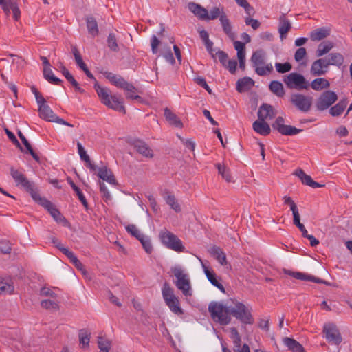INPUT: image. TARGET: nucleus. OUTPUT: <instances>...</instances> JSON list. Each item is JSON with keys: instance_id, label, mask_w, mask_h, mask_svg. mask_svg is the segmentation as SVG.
I'll use <instances>...</instances> for the list:
<instances>
[{"instance_id": "f257e3e1", "label": "nucleus", "mask_w": 352, "mask_h": 352, "mask_svg": "<svg viewBox=\"0 0 352 352\" xmlns=\"http://www.w3.org/2000/svg\"><path fill=\"white\" fill-rule=\"evenodd\" d=\"M94 89L103 104L113 110L125 113V107L122 101L116 96L111 95V91L108 88L101 87L98 82H96Z\"/></svg>"}, {"instance_id": "f03ea898", "label": "nucleus", "mask_w": 352, "mask_h": 352, "mask_svg": "<svg viewBox=\"0 0 352 352\" xmlns=\"http://www.w3.org/2000/svg\"><path fill=\"white\" fill-rule=\"evenodd\" d=\"M228 302L230 316H234L243 324H252L254 323V320L251 313V307L236 300L230 299Z\"/></svg>"}, {"instance_id": "7ed1b4c3", "label": "nucleus", "mask_w": 352, "mask_h": 352, "mask_svg": "<svg viewBox=\"0 0 352 352\" xmlns=\"http://www.w3.org/2000/svg\"><path fill=\"white\" fill-rule=\"evenodd\" d=\"M208 311L212 319L221 325H227L231 322L229 302L223 304L221 302L212 301L208 305Z\"/></svg>"}, {"instance_id": "20e7f679", "label": "nucleus", "mask_w": 352, "mask_h": 352, "mask_svg": "<svg viewBox=\"0 0 352 352\" xmlns=\"http://www.w3.org/2000/svg\"><path fill=\"white\" fill-rule=\"evenodd\" d=\"M10 175L17 186H21L29 192L34 199L39 194L33 182L29 181L22 171L14 168H10Z\"/></svg>"}, {"instance_id": "39448f33", "label": "nucleus", "mask_w": 352, "mask_h": 352, "mask_svg": "<svg viewBox=\"0 0 352 352\" xmlns=\"http://www.w3.org/2000/svg\"><path fill=\"white\" fill-rule=\"evenodd\" d=\"M289 101L294 107L302 112H308L312 106L313 98L299 93L292 94Z\"/></svg>"}, {"instance_id": "423d86ee", "label": "nucleus", "mask_w": 352, "mask_h": 352, "mask_svg": "<svg viewBox=\"0 0 352 352\" xmlns=\"http://www.w3.org/2000/svg\"><path fill=\"white\" fill-rule=\"evenodd\" d=\"M160 239L168 248L176 252H183L185 249L182 241L175 234L168 231L161 232Z\"/></svg>"}, {"instance_id": "0eeeda50", "label": "nucleus", "mask_w": 352, "mask_h": 352, "mask_svg": "<svg viewBox=\"0 0 352 352\" xmlns=\"http://www.w3.org/2000/svg\"><path fill=\"white\" fill-rule=\"evenodd\" d=\"M284 82L289 89H307L309 87V84L305 77L295 72L287 75L285 78Z\"/></svg>"}, {"instance_id": "6e6552de", "label": "nucleus", "mask_w": 352, "mask_h": 352, "mask_svg": "<svg viewBox=\"0 0 352 352\" xmlns=\"http://www.w3.org/2000/svg\"><path fill=\"white\" fill-rule=\"evenodd\" d=\"M338 99L337 94L333 91H324L318 98L316 106L319 111H324L330 107Z\"/></svg>"}, {"instance_id": "1a4fd4ad", "label": "nucleus", "mask_w": 352, "mask_h": 352, "mask_svg": "<svg viewBox=\"0 0 352 352\" xmlns=\"http://www.w3.org/2000/svg\"><path fill=\"white\" fill-rule=\"evenodd\" d=\"M323 333L329 342L338 345L342 341L341 334L336 325L333 323L325 324L323 327Z\"/></svg>"}, {"instance_id": "9d476101", "label": "nucleus", "mask_w": 352, "mask_h": 352, "mask_svg": "<svg viewBox=\"0 0 352 352\" xmlns=\"http://www.w3.org/2000/svg\"><path fill=\"white\" fill-rule=\"evenodd\" d=\"M283 118L278 117L272 124L273 129L277 130L280 134L284 135H294L300 133L302 130L297 129L291 125H285Z\"/></svg>"}, {"instance_id": "9b49d317", "label": "nucleus", "mask_w": 352, "mask_h": 352, "mask_svg": "<svg viewBox=\"0 0 352 352\" xmlns=\"http://www.w3.org/2000/svg\"><path fill=\"white\" fill-rule=\"evenodd\" d=\"M102 74L111 82V84L119 88L129 91H131V89H134V86L132 84L126 81L124 78L120 75L107 71L102 72Z\"/></svg>"}, {"instance_id": "f8f14e48", "label": "nucleus", "mask_w": 352, "mask_h": 352, "mask_svg": "<svg viewBox=\"0 0 352 352\" xmlns=\"http://www.w3.org/2000/svg\"><path fill=\"white\" fill-rule=\"evenodd\" d=\"M34 200L38 204L41 205L45 208H46L56 221H62L63 217L61 215L60 212L56 208H54L53 204L50 201L44 198H42L39 194L37 195V197L34 199Z\"/></svg>"}, {"instance_id": "ddd939ff", "label": "nucleus", "mask_w": 352, "mask_h": 352, "mask_svg": "<svg viewBox=\"0 0 352 352\" xmlns=\"http://www.w3.org/2000/svg\"><path fill=\"white\" fill-rule=\"evenodd\" d=\"M201 263V266L203 270L208 278V280L214 286L217 287L221 292L225 293V288L223 285L217 280L215 272L210 270L199 259Z\"/></svg>"}, {"instance_id": "4468645a", "label": "nucleus", "mask_w": 352, "mask_h": 352, "mask_svg": "<svg viewBox=\"0 0 352 352\" xmlns=\"http://www.w3.org/2000/svg\"><path fill=\"white\" fill-rule=\"evenodd\" d=\"M135 150L145 157H153V153L148 144L142 140H136L133 142Z\"/></svg>"}, {"instance_id": "2eb2a0df", "label": "nucleus", "mask_w": 352, "mask_h": 352, "mask_svg": "<svg viewBox=\"0 0 352 352\" xmlns=\"http://www.w3.org/2000/svg\"><path fill=\"white\" fill-rule=\"evenodd\" d=\"M276 116L274 107L268 104H263L258 111V118L261 120H271Z\"/></svg>"}, {"instance_id": "dca6fc26", "label": "nucleus", "mask_w": 352, "mask_h": 352, "mask_svg": "<svg viewBox=\"0 0 352 352\" xmlns=\"http://www.w3.org/2000/svg\"><path fill=\"white\" fill-rule=\"evenodd\" d=\"M38 113L40 118L47 122H57L59 118L47 104L39 107Z\"/></svg>"}, {"instance_id": "f3484780", "label": "nucleus", "mask_w": 352, "mask_h": 352, "mask_svg": "<svg viewBox=\"0 0 352 352\" xmlns=\"http://www.w3.org/2000/svg\"><path fill=\"white\" fill-rule=\"evenodd\" d=\"M188 10L201 20H206L208 17V10L201 5L190 2L188 3Z\"/></svg>"}, {"instance_id": "a211bd4d", "label": "nucleus", "mask_w": 352, "mask_h": 352, "mask_svg": "<svg viewBox=\"0 0 352 352\" xmlns=\"http://www.w3.org/2000/svg\"><path fill=\"white\" fill-rule=\"evenodd\" d=\"M330 34V28L322 27L316 28L311 31L309 33V37L311 40L313 41H319L329 36Z\"/></svg>"}, {"instance_id": "6ab92c4d", "label": "nucleus", "mask_w": 352, "mask_h": 352, "mask_svg": "<svg viewBox=\"0 0 352 352\" xmlns=\"http://www.w3.org/2000/svg\"><path fill=\"white\" fill-rule=\"evenodd\" d=\"M301 180L302 183L314 188L322 187V185L314 182L311 176L307 175L302 169L299 168L294 173Z\"/></svg>"}, {"instance_id": "aec40b11", "label": "nucleus", "mask_w": 352, "mask_h": 352, "mask_svg": "<svg viewBox=\"0 0 352 352\" xmlns=\"http://www.w3.org/2000/svg\"><path fill=\"white\" fill-rule=\"evenodd\" d=\"M292 25L290 21L283 14L279 18L278 32L280 38L283 41L287 37V32L290 30Z\"/></svg>"}, {"instance_id": "412c9836", "label": "nucleus", "mask_w": 352, "mask_h": 352, "mask_svg": "<svg viewBox=\"0 0 352 352\" xmlns=\"http://www.w3.org/2000/svg\"><path fill=\"white\" fill-rule=\"evenodd\" d=\"M254 85V81L250 77H243L236 82V89L239 93L248 91Z\"/></svg>"}, {"instance_id": "4be33fe9", "label": "nucleus", "mask_w": 352, "mask_h": 352, "mask_svg": "<svg viewBox=\"0 0 352 352\" xmlns=\"http://www.w3.org/2000/svg\"><path fill=\"white\" fill-rule=\"evenodd\" d=\"M252 128L255 132L263 136L269 135L271 131L270 125L265 120L259 119L252 124Z\"/></svg>"}, {"instance_id": "5701e85b", "label": "nucleus", "mask_w": 352, "mask_h": 352, "mask_svg": "<svg viewBox=\"0 0 352 352\" xmlns=\"http://www.w3.org/2000/svg\"><path fill=\"white\" fill-rule=\"evenodd\" d=\"M175 285L177 287L182 291L184 296H191V287L189 276H186L183 279L175 281Z\"/></svg>"}, {"instance_id": "b1692460", "label": "nucleus", "mask_w": 352, "mask_h": 352, "mask_svg": "<svg viewBox=\"0 0 352 352\" xmlns=\"http://www.w3.org/2000/svg\"><path fill=\"white\" fill-rule=\"evenodd\" d=\"M164 115L166 120L170 125L177 128H182L183 124L180 119L168 108L166 107L164 109Z\"/></svg>"}, {"instance_id": "393cba45", "label": "nucleus", "mask_w": 352, "mask_h": 352, "mask_svg": "<svg viewBox=\"0 0 352 352\" xmlns=\"http://www.w3.org/2000/svg\"><path fill=\"white\" fill-rule=\"evenodd\" d=\"M292 275L296 278V279H298V280H308V281H311V282H314V283H322V284H324V285H329V283L328 282H327L326 280H324L320 278H317V277H315L314 276H311V275H309V274H305V273H302V272H292Z\"/></svg>"}, {"instance_id": "a878e982", "label": "nucleus", "mask_w": 352, "mask_h": 352, "mask_svg": "<svg viewBox=\"0 0 352 352\" xmlns=\"http://www.w3.org/2000/svg\"><path fill=\"white\" fill-rule=\"evenodd\" d=\"M98 176L104 181L111 184H116V180L112 174V172L107 167L104 166L98 169Z\"/></svg>"}, {"instance_id": "bb28decb", "label": "nucleus", "mask_w": 352, "mask_h": 352, "mask_svg": "<svg viewBox=\"0 0 352 352\" xmlns=\"http://www.w3.org/2000/svg\"><path fill=\"white\" fill-rule=\"evenodd\" d=\"M220 23L222 26L223 32L228 36V38L232 41L235 40L236 34L232 31V27L229 19L228 18V16H223V17L220 19Z\"/></svg>"}, {"instance_id": "cd10ccee", "label": "nucleus", "mask_w": 352, "mask_h": 352, "mask_svg": "<svg viewBox=\"0 0 352 352\" xmlns=\"http://www.w3.org/2000/svg\"><path fill=\"white\" fill-rule=\"evenodd\" d=\"M283 342L292 352H306L303 346L293 338H285Z\"/></svg>"}, {"instance_id": "c85d7f7f", "label": "nucleus", "mask_w": 352, "mask_h": 352, "mask_svg": "<svg viewBox=\"0 0 352 352\" xmlns=\"http://www.w3.org/2000/svg\"><path fill=\"white\" fill-rule=\"evenodd\" d=\"M226 15L223 6L214 7L210 10V12H208L206 21L214 20L217 18L220 19L223 16H226Z\"/></svg>"}, {"instance_id": "c756f323", "label": "nucleus", "mask_w": 352, "mask_h": 352, "mask_svg": "<svg viewBox=\"0 0 352 352\" xmlns=\"http://www.w3.org/2000/svg\"><path fill=\"white\" fill-rule=\"evenodd\" d=\"M315 91H320L323 89H327L330 87L329 82L324 78H318L314 79L309 85Z\"/></svg>"}, {"instance_id": "7c9ffc66", "label": "nucleus", "mask_w": 352, "mask_h": 352, "mask_svg": "<svg viewBox=\"0 0 352 352\" xmlns=\"http://www.w3.org/2000/svg\"><path fill=\"white\" fill-rule=\"evenodd\" d=\"M264 60L265 52L261 50L254 52L251 57V62L254 67L264 65Z\"/></svg>"}, {"instance_id": "2f4dec72", "label": "nucleus", "mask_w": 352, "mask_h": 352, "mask_svg": "<svg viewBox=\"0 0 352 352\" xmlns=\"http://www.w3.org/2000/svg\"><path fill=\"white\" fill-rule=\"evenodd\" d=\"M43 77L49 82L55 85H60L62 80L54 75L50 67H44Z\"/></svg>"}, {"instance_id": "473e14b6", "label": "nucleus", "mask_w": 352, "mask_h": 352, "mask_svg": "<svg viewBox=\"0 0 352 352\" xmlns=\"http://www.w3.org/2000/svg\"><path fill=\"white\" fill-rule=\"evenodd\" d=\"M91 333L86 329H80L78 333L79 345L81 348H88L89 346Z\"/></svg>"}, {"instance_id": "72a5a7b5", "label": "nucleus", "mask_w": 352, "mask_h": 352, "mask_svg": "<svg viewBox=\"0 0 352 352\" xmlns=\"http://www.w3.org/2000/svg\"><path fill=\"white\" fill-rule=\"evenodd\" d=\"M211 254L218 261L221 265L227 264L226 254L218 247H213L210 251Z\"/></svg>"}, {"instance_id": "f704fd0d", "label": "nucleus", "mask_w": 352, "mask_h": 352, "mask_svg": "<svg viewBox=\"0 0 352 352\" xmlns=\"http://www.w3.org/2000/svg\"><path fill=\"white\" fill-rule=\"evenodd\" d=\"M333 47V43L330 41H326L319 44L316 50V56L320 57L327 54Z\"/></svg>"}, {"instance_id": "c9c22d12", "label": "nucleus", "mask_w": 352, "mask_h": 352, "mask_svg": "<svg viewBox=\"0 0 352 352\" xmlns=\"http://www.w3.org/2000/svg\"><path fill=\"white\" fill-rule=\"evenodd\" d=\"M270 90L278 97H282L285 94V90L283 84L277 80H273L269 85Z\"/></svg>"}, {"instance_id": "e433bc0d", "label": "nucleus", "mask_w": 352, "mask_h": 352, "mask_svg": "<svg viewBox=\"0 0 352 352\" xmlns=\"http://www.w3.org/2000/svg\"><path fill=\"white\" fill-rule=\"evenodd\" d=\"M6 4L9 10V14H10V10H12L14 19L16 21L19 20L21 16V12L16 0H6Z\"/></svg>"}, {"instance_id": "4c0bfd02", "label": "nucleus", "mask_w": 352, "mask_h": 352, "mask_svg": "<svg viewBox=\"0 0 352 352\" xmlns=\"http://www.w3.org/2000/svg\"><path fill=\"white\" fill-rule=\"evenodd\" d=\"M346 104L347 102L345 100L339 102L336 105L331 107L329 113L333 117L340 116L344 111Z\"/></svg>"}, {"instance_id": "58836bf2", "label": "nucleus", "mask_w": 352, "mask_h": 352, "mask_svg": "<svg viewBox=\"0 0 352 352\" xmlns=\"http://www.w3.org/2000/svg\"><path fill=\"white\" fill-rule=\"evenodd\" d=\"M327 72V69H324L320 64V60H316L311 65L310 73L312 76H322Z\"/></svg>"}, {"instance_id": "ea45409f", "label": "nucleus", "mask_w": 352, "mask_h": 352, "mask_svg": "<svg viewBox=\"0 0 352 352\" xmlns=\"http://www.w3.org/2000/svg\"><path fill=\"white\" fill-rule=\"evenodd\" d=\"M162 294L165 302L177 298L174 294L173 289L166 282L164 283L163 285V287L162 289Z\"/></svg>"}, {"instance_id": "a19ab883", "label": "nucleus", "mask_w": 352, "mask_h": 352, "mask_svg": "<svg viewBox=\"0 0 352 352\" xmlns=\"http://www.w3.org/2000/svg\"><path fill=\"white\" fill-rule=\"evenodd\" d=\"M18 135L22 141L24 146H25L27 151L32 155L34 160H36V162H39L40 159L38 155L34 151L31 146V144L20 131L18 132Z\"/></svg>"}, {"instance_id": "79ce46f5", "label": "nucleus", "mask_w": 352, "mask_h": 352, "mask_svg": "<svg viewBox=\"0 0 352 352\" xmlns=\"http://www.w3.org/2000/svg\"><path fill=\"white\" fill-rule=\"evenodd\" d=\"M67 181H68L69 184H70L71 187L72 188V189L76 192V193L79 200L82 203V204L84 206V207L86 209H87L88 208V203L87 201V199H86L85 195L80 190V189L74 183V182L72 179H68Z\"/></svg>"}, {"instance_id": "37998d69", "label": "nucleus", "mask_w": 352, "mask_h": 352, "mask_svg": "<svg viewBox=\"0 0 352 352\" xmlns=\"http://www.w3.org/2000/svg\"><path fill=\"white\" fill-rule=\"evenodd\" d=\"M87 27L88 32L93 36H96L98 34V23L94 17H88L87 19Z\"/></svg>"}, {"instance_id": "c03bdc74", "label": "nucleus", "mask_w": 352, "mask_h": 352, "mask_svg": "<svg viewBox=\"0 0 352 352\" xmlns=\"http://www.w3.org/2000/svg\"><path fill=\"white\" fill-rule=\"evenodd\" d=\"M166 304L173 313L177 315H182L183 314L182 309L179 306V302L177 298L166 302Z\"/></svg>"}, {"instance_id": "a18cd8bd", "label": "nucleus", "mask_w": 352, "mask_h": 352, "mask_svg": "<svg viewBox=\"0 0 352 352\" xmlns=\"http://www.w3.org/2000/svg\"><path fill=\"white\" fill-rule=\"evenodd\" d=\"M219 174L221 175V177L227 182H233L232 177L230 173V170L227 168L224 165H221L220 164H217L216 165Z\"/></svg>"}, {"instance_id": "49530a36", "label": "nucleus", "mask_w": 352, "mask_h": 352, "mask_svg": "<svg viewBox=\"0 0 352 352\" xmlns=\"http://www.w3.org/2000/svg\"><path fill=\"white\" fill-rule=\"evenodd\" d=\"M14 289V285L8 282H6L0 277V294H12Z\"/></svg>"}, {"instance_id": "de8ad7c7", "label": "nucleus", "mask_w": 352, "mask_h": 352, "mask_svg": "<svg viewBox=\"0 0 352 352\" xmlns=\"http://www.w3.org/2000/svg\"><path fill=\"white\" fill-rule=\"evenodd\" d=\"M331 65L340 66L344 63V57L340 53H331L329 55Z\"/></svg>"}, {"instance_id": "09e8293b", "label": "nucleus", "mask_w": 352, "mask_h": 352, "mask_svg": "<svg viewBox=\"0 0 352 352\" xmlns=\"http://www.w3.org/2000/svg\"><path fill=\"white\" fill-rule=\"evenodd\" d=\"M72 51L74 56L76 64L79 66V67L83 70L87 67L86 64L83 62L81 55L80 54L77 47L76 46H72Z\"/></svg>"}, {"instance_id": "8fccbe9b", "label": "nucleus", "mask_w": 352, "mask_h": 352, "mask_svg": "<svg viewBox=\"0 0 352 352\" xmlns=\"http://www.w3.org/2000/svg\"><path fill=\"white\" fill-rule=\"evenodd\" d=\"M41 305L43 308L52 311H56L58 309V305L57 302L54 300V299L43 300L41 301Z\"/></svg>"}, {"instance_id": "3c124183", "label": "nucleus", "mask_w": 352, "mask_h": 352, "mask_svg": "<svg viewBox=\"0 0 352 352\" xmlns=\"http://www.w3.org/2000/svg\"><path fill=\"white\" fill-rule=\"evenodd\" d=\"M239 6L244 8L245 13L248 16H252L254 14V10L252 6L250 5L247 0H234Z\"/></svg>"}, {"instance_id": "603ef678", "label": "nucleus", "mask_w": 352, "mask_h": 352, "mask_svg": "<svg viewBox=\"0 0 352 352\" xmlns=\"http://www.w3.org/2000/svg\"><path fill=\"white\" fill-rule=\"evenodd\" d=\"M171 271L174 276L176 278V280L183 279L184 278L188 276V274L186 273L183 268L179 265L173 267L171 268Z\"/></svg>"}, {"instance_id": "864d4df0", "label": "nucleus", "mask_w": 352, "mask_h": 352, "mask_svg": "<svg viewBox=\"0 0 352 352\" xmlns=\"http://www.w3.org/2000/svg\"><path fill=\"white\" fill-rule=\"evenodd\" d=\"M166 202L168 205H169L172 209H173L175 212H179L181 210L180 206L177 203L175 197L173 195H168L166 197Z\"/></svg>"}, {"instance_id": "5fc2aeb1", "label": "nucleus", "mask_w": 352, "mask_h": 352, "mask_svg": "<svg viewBox=\"0 0 352 352\" xmlns=\"http://www.w3.org/2000/svg\"><path fill=\"white\" fill-rule=\"evenodd\" d=\"M230 338H232L234 347L236 349L241 346V336L235 327L230 328Z\"/></svg>"}, {"instance_id": "6e6d98bb", "label": "nucleus", "mask_w": 352, "mask_h": 352, "mask_svg": "<svg viewBox=\"0 0 352 352\" xmlns=\"http://www.w3.org/2000/svg\"><path fill=\"white\" fill-rule=\"evenodd\" d=\"M98 345L100 352H109L111 342L102 337H98Z\"/></svg>"}, {"instance_id": "4d7b16f0", "label": "nucleus", "mask_w": 352, "mask_h": 352, "mask_svg": "<svg viewBox=\"0 0 352 352\" xmlns=\"http://www.w3.org/2000/svg\"><path fill=\"white\" fill-rule=\"evenodd\" d=\"M273 70V67L271 63L267 64L266 65H260L255 67V71L259 76H265L270 73Z\"/></svg>"}, {"instance_id": "13d9d810", "label": "nucleus", "mask_w": 352, "mask_h": 352, "mask_svg": "<svg viewBox=\"0 0 352 352\" xmlns=\"http://www.w3.org/2000/svg\"><path fill=\"white\" fill-rule=\"evenodd\" d=\"M275 67L278 73L283 74L292 69V65L287 62L285 63H276Z\"/></svg>"}, {"instance_id": "bf43d9fd", "label": "nucleus", "mask_w": 352, "mask_h": 352, "mask_svg": "<svg viewBox=\"0 0 352 352\" xmlns=\"http://www.w3.org/2000/svg\"><path fill=\"white\" fill-rule=\"evenodd\" d=\"M107 43L109 47L114 51L117 52L118 50V46L117 44V40L113 34H109L108 38H107Z\"/></svg>"}, {"instance_id": "052dcab7", "label": "nucleus", "mask_w": 352, "mask_h": 352, "mask_svg": "<svg viewBox=\"0 0 352 352\" xmlns=\"http://www.w3.org/2000/svg\"><path fill=\"white\" fill-rule=\"evenodd\" d=\"M100 190L102 194V198L105 201H110L111 199V195L104 182H99Z\"/></svg>"}, {"instance_id": "680f3d73", "label": "nucleus", "mask_w": 352, "mask_h": 352, "mask_svg": "<svg viewBox=\"0 0 352 352\" xmlns=\"http://www.w3.org/2000/svg\"><path fill=\"white\" fill-rule=\"evenodd\" d=\"M77 148L78 153L80 155L81 160L85 161V162H89V156L87 154L84 147L79 142H77Z\"/></svg>"}, {"instance_id": "e2e57ef3", "label": "nucleus", "mask_w": 352, "mask_h": 352, "mask_svg": "<svg viewBox=\"0 0 352 352\" xmlns=\"http://www.w3.org/2000/svg\"><path fill=\"white\" fill-rule=\"evenodd\" d=\"M126 230L129 234H131L133 236L135 237L136 239H139V237H140V235L142 234L141 232L133 224H130L126 226Z\"/></svg>"}, {"instance_id": "0e129e2a", "label": "nucleus", "mask_w": 352, "mask_h": 352, "mask_svg": "<svg viewBox=\"0 0 352 352\" xmlns=\"http://www.w3.org/2000/svg\"><path fill=\"white\" fill-rule=\"evenodd\" d=\"M306 54V49L305 47H300L296 51L294 54V58L296 61L300 62L305 58Z\"/></svg>"}, {"instance_id": "69168bd1", "label": "nucleus", "mask_w": 352, "mask_h": 352, "mask_svg": "<svg viewBox=\"0 0 352 352\" xmlns=\"http://www.w3.org/2000/svg\"><path fill=\"white\" fill-rule=\"evenodd\" d=\"M12 250L10 243L8 241L0 242V251L3 254H10Z\"/></svg>"}, {"instance_id": "338daca9", "label": "nucleus", "mask_w": 352, "mask_h": 352, "mask_svg": "<svg viewBox=\"0 0 352 352\" xmlns=\"http://www.w3.org/2000/svg\"><path fill=\"white\" fill-rule=\"evenodd\" d=\"M65 78L72 85L75 89L80 93H84V90L80 88L78 82L75 80L74 76L70 74Z\"/></svg>"}, {"instance_id": "774afa93", "label": "nucleus", "mask_w": 352, "mask_h": 352, "mask_svg": "<svg viewBox=\"0 0 352 352\" xmlns=\"http://www.w3.org/2000/svg\"><path fill=\"white\" fill-rule=\"evenodd\" d=\"M245 22L247 25H251L254 30H257L261 25V23L258 20L250 17L245 18Z\"/></svg>"}]
</instances>
